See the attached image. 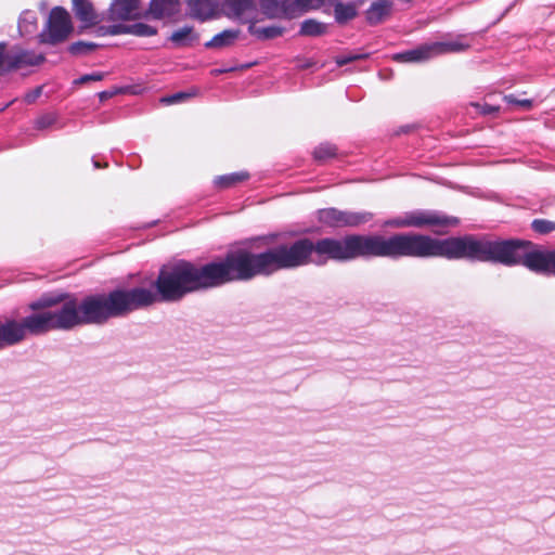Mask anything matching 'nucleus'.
Instances as JSON below:
<instances>
[{"label":"nucleus","instance_id":"obj_1","mask_svg":"<svg viewBox=\"0 0 555 555\" xmlns=\"http://www.w3.org/2000/svg\"><path fill=\"white\" fill-rule=\"evenodd\" d=\"M261 241L266 248L260 253L236 249L202 266L186 260L163 266L150 287H132L139 310L155 304L177 302L197 291L270 276L311 263H324L323 257L343 262L354 259L353 234L340 240L324 237L315 242L308 237L286 242L281 241L279 234H269Z\"/></svg>","mask_w":555,"mask_h":555},{"label":"nucleus","instance_id":"obj_2","mask_svg":"<svg viewBox=\"0 0 555 555\" xmlns=\"http://www.w3.org/2000/svg\"><path fill=\"white\" fill-rule=\"evenodd\" d=\"M354 259L364 258H446L500 263L505 267L522 264L534 272L555 274V250H527L530 242L491 238L487 235L465 234L436 238L418 233L353 234Z\"/></svg>","mask_w":555,"mask_h":555},{"label":"nucleus","instance_id":"obj_3","mask_svg":"<svg viewBox=\"0 0 555 555\" xmlns=\"http://www.w3.org/2000/svg\"><path fill=\"white\" fill-rule=\"evenodd\" d=\"M29 308L34 312L20 321L0 320V348L15 346L28 336L70 331L80 325H103L139 310L132 287L87 295L80 301L67 293L44 295L30 302Z\"/></svg>","mask_w":555,"mask_h":555},{"label":"nucleus","instance_id":"obj_4","mask_svg":"<svg viewBox=\"0 0 555 555\" xmlns=\"http://www.w3.org/2000/svg\"><path fill=\"white\" fill-rule=\"evenodd\" d=\"M460 220L456 217L448 216L439 210L415 209L402 216L385 222V225L392 228H452L456 227Z\"/></svg>","mask_w":555,"mask_h":555},{"label":"nucleus","instance_id":"obj_5","mask_svg":"<svg viewBox=\"0 0 555 555\" xmlns=\"http://www.w3.org/2000/svg\"><path fill=\"white\" fill-rule=\"evenodd\" d=\"M464 36L453 40L439 41L422 44L395 55V60L405 63H421L428 61L437 55L449 52H462L469 48V43L463 41Z\"/></svg>","mask_w":555,"mask_h":555},{"label":"nucleus","instance_id":"obj_6","mask_svg":"<svg viewBox=\"0 0 555 555\" xmlns=\"http://www.w3.org/2000/svg\"><path fill=\"white\" fill-rule=\"evenodd\" d=\"M7 42H0V75L39 66L46 61L42 53L15 46L7 50Z\"/></svg>","mask_w":555,"mask_h":555},{"label":"nucleus","instance_id":"obj_7","mask_svg":"<svg viewBox=\"0 0 555 555\" xmlns=\"http://www.w3.org/2000/svg\"><path fill=\"white\" fill-rule=\"evenodd\" d=\"M73 29L68 12L62 7L51 10L44 29L39 34V41L56 44L64 41Z\"/></svg>","mask_w":555,"mask_h":555},{"label":"nucleus","instance_id":"obj_8","mask_svg":"<svg viewBox=\"0 0 555 555\" xmlns=\"http://www.w3.org/2000/svg\"><path fill=\"white\" fill-rule=\"evenodd\" d=\"M318 220L330 228H356L372 220L367 211H347L337 208H323L317 212Z\"/></svg>","mask_w":555,"mask_h":555},{"label":"nucleus","instance_id":"obj_9","mask_svg":"<svg viewBox=\"0 0 555 555\" xmlns=\"http://www.w3.org/2000/svg\"><path fill=\"white\" fill-rule=\"evenodd\" d=\"M141 0H112L106 12V20L111 22H125L138 20Z\"/></svg>","mask_w":555,"mask_h":555},{"label":"nucleus","instance_id":"obj_10","mask_svg":"<svg viewBox=\"0 0 555 555\" xmlns=\"http://www.w3.org/2000/svg\"><path fill=\"white\" fill-rule=\"evenodd\" d=\"M188 7L192 17L206 21L218 13L220 0H188Z\"/></svg>","mask_w":555,"mask_h":555},{"label":"nucleus","instance_id":"obj_11","mask_svg":"<svg viewBox=\"0 0 555 555\" xmlns=\"http://www.w3.org/2000/svg\"><path fill=\"white\" fill-rule=\"evenodd\" d=\"M73 10L76 17L86 27L94 26L103 20V17L95 12L90 0H73Z\"/></svg>","mask_w":555,"mask_h":555},{"label":"nucleus","instance_id":"obj_12","mask_svg":"<svg viewBox=\"0 0 555 555\" xmlns=\"http://www.w3.org/2000/svg\"><path fill=\"white\" fill-rule=\"evenodd\" d=\"M261 12L270 18H292L289 0H259Z\"/></svg>","mask_w":555,"mask_h":555},{"label":"nucleus","instance_id":"obj_13","mask_svg":"<svg viewBox=\"0 0 555 555\" xmlns=\"http://www.w3.org/2000/svg\"><path fill=\"white\" fill-rule=\"evenodd\" d=\"M256 0H223L222 12L230 18H241L244 14L256 11Z\"/></svg>","mask_w":555,"mask_h":555},{"label":"nucleus","instance_id":"obj_14","mask_svg":"<svg viewBox=\"0 0 555 555\" xmlns=\"http://www.w3.org/2000/svg\"><path fill=\"white\" fill-rule=\"evenodd\" d=\"M179 0H151L149 5V14L154 20L170 17L179 12Z\"/></svg>","mask_w":555,"mask_h":555},{"label":"nucleus","instance_id":"obj_15","mask_svg":"<svg viewBox=\"0 0 555 555\" xmlns=\"http://www.w3.org/2000/svg\"><path fill=\"white\" fill-rule=\"evenodd\" d=\"M392 2L389 0H377L371 3L365 12L366 22L370 25H377L390 15Z\"/></svg>","mask_w":555,"mask_h":555},{"label":"nucleus","instance_id":"obj_16","mask_svg":"<svg viewBox=\"0 0 555 555\" xmlns=\"http://www.w3.org/2000/svg\"><path fill=\"white\" fill-rule=\"evenodd\" d=\"M177 48L192 47L199 39V36L193 31L192 26H183L175 30L170 38Z\"/></svg>","mask_w":555,"mask_h":555},{"label":"nucleus","instance_id":"obj_17","mask_svg":"<svg viewBox=\"0 0 555 555\" xmlns=\"http://www.w3.org/2000/svg\"><path fill=\"white\" fill-rule=\"evenodd\" d=\"M240 36L238 29H225L215 35L209 41L205 43L207 49H221L232 46Z\"/></svg>","mask_w":555,"mask_h":555},{"label":"nucleus","instance_id":"obj_18","mask_svg":"<svg viewBox=\"0 0 555 555\" xmlns=\"http://www.w3.org/2000/svg\"><path fill=\"white\" fill-rule=\"evenodd\" d=\"M248 31L259 40H268L282 36L284 28L276 25L258 27L255 24H250L248 26Z\"/></svg>","mask_w":555,"mask_h":555},{"label":"nucleus","instance_id":"obj_19","mask_svg":"<svg viewBox=\"0 0 555 555\" xmlns=\"http://www.w3.org/2000/svg\"><path fill=\"white\" fill-rule=\"evenodd\" d=\"M249 178V173L247 171H237L231 172L223 176H218L215 179V184L221 189H228L234 186L243 181H246Z\"/></svg>","mask_w":555,"mask_h":555},{"label":"nucleus","instance_id":"obj_20","mask_svg":"<svg viewBox=\"0 0 555 555\" xmlns=\"http://www.w3.org/2000/svg\"><path fill=\"white\" fill-rule=\"evenodd\" d=\"M334 15L338 24H345L357 16V9L353 3L337 2L334 5Z\"/></svg>","mask_w":555,"mask_h":555},{"label":"nucleus","instance_id":"obj_21","mask_svg":"<svg viewBox=\"0 0 555 555\" xmlns=\"http://www.w3.org/2000/svg\"><path fill=\"white\" fill-rule=\"evenodd\" d=\"M326 31V25L312 18L305 20L299 29L301 36L317 37Z\"/></svg>","mask_w":555,"mask_h":555},{"label":"nucleus","instance_id":"obj_22","mask_svg":"<svg viewBox=\"0 0 555 555\" xmlns=\"http://www.w3.org/2000/svg\"><path fill=\"white\" fill-rule=\"evenodd\" d=\"M37 17L35 13L25 11L21 14L18 20V29L21 34H30L36 29Z\"/></svg>","mask_w":555,"mask_h":555},{"label":"nucleus","instance_id":"obj_23","mask_svg":"<svg viewBox=\"0 0 555 555\" xmlns=\"http://www.w3.org/2000/svg\"><path fill=\"white\" fill-rule=\"evenodd\" d=\"M137 37H151L157 34V28L145 23H134L128 25V33Z\"/></svg>","mask_w":555,"mask_h":555},{"label":"nucleus","instance_id":"obj_24","mask_svg":"<svg viewBox=\"0 0 555 555\" xmlns=\"http://www.w3.org/2000/svg\"><path fill=\"white\" fill-rule=\"evenodd\" d=\"M337 149L330 143H321L313 151V157L318 162H325L336 156Z\"/></svg>","mask_w":555,"mask_h":555},{"label":"nucleus","instance_id":"obj_25","mask_svg":"<svg viewBox=\"0 0 555 555\" xmlns=\"http://www.w3.org/2000/svg\"><path fill=\"white\" fill-rule=\"evenodd\" d=\"M98 48L94 42L76 41L68 46L67 50L72 55H86L91 53Z\"/></svg>","mask_w":555,"mask_h":555},{"label":"nucleus","instance_id":"obj_26","mask_svg":"<svg viewBox=\"0 0 555 555\" xmlns=\"http://www.w3.org/2000/svg\"><path fill=\"white\" fill-rule=\"evenodd\" d=\"M289 5L292 9V18L310 9L319 7L318 4H313V0H289Z\"/></svg>","mask_w":555,"mask_h":555},{"label":"nucleus","instance_id":"obj_27","mask_svg":"<svg viewBox=\"0 0 555 555\" xmlns=\"http://www.w3.org/2000/svg\"><path fill=\"white\" fill-rule=\"evenodd\" d=\"M531 228L539 234H547L555 231V221L546 219H534L531 222Z\"/></svg>","mask_w":555,"mask_h":555},{"label":"nucleus","instance_id":"obj_28","mask_svg":"<svg viewBox=\"0 0 555 555\" xmlns=\"http://www.w3.org/2000/svg\"><path fill=\"white\" fill-rule=\"evenodd\" d=\"M57 120V115L55 113H47L41 115L35 120V128L38 130L47 129L53 126Z\"/></svg>","mask_w":555,"mask_h":555},{"label":"nucleus","instance_id":"obj_29","mask_svg":"<svg viewBox=\"0 0 555 555\" xmlns=\"http://www.w3.org/2000/svg\"><path fill=\"white\" fill-rule=\"evenodd\" d=\"M99 31L103 36H106V35L116 36V35L127 34L128 25L119 23V24H113V25H108V26H101L99 28Z\"/></svg>","mask_w":555,"mask_h":555},{"label":"nucleus","instance_id":"obj_30","mask_svg":"<svg viewBox=\"0 0 555 555\" xmlns=\"http://www.w3.org/2000/svg\"><path fill=\"white\" fill-rule=\"evenodd\" d=\"M367 57L366 53L348 52L336 56V64L345 66L351 62Z\"/></svg>","mask_w":555,"mask_h":555},{"label":"nucleus","instance_id":"obj_31","mask_svg":"<svg viewBox=\"0 0 555 555\" xmlns=\"http://www.w3.org/2000/svg\"><path fill=\"white\" fill-rule=\"evenodd\" d=\"M195 91L193 92H184V91H180V92H176L171 95H167V96H164L162 99V102L165 103V104H176V103H180V102H183L190 98H192L193 95H195Z\"/></svg>","mask_w":555,"mask_h":555},{"label":"nucleus","instance_id":"obj_32","mask_svg":"<svg viewBox=\"0 0 555 555\" xmlns=\"http://www.w3.org/2000/svg\"><path fill=\"white\" fill-rule=\"evenodd\" d=\"M105 74L101 72H94L91 74H85L74 81L75 85H82L90 81H100L104 78Z\"/></svg>","mask_w":555,"mask_h":555},{"label":"nucleus","instance_id":"obj_33","mask_svg":"<svg viewBox=\"0 0 555 555\" xmlns=\"http://www.w3.org/2000/svg\"><path fill=\"white\" fill-rule=\"evenodd\" d=\"M504 100L508 104L518 105V106H521L527 109L532 106V100H529V99L518 100L514 94L505 95Z\"/></svg>","mask_w":555,"mask_h":555},{"label":"nucleus","instance_id":"obj_34","mask_svg":"<svg viewBox=\"0 0 555 555\" xmlns=\"http://www.w3.org/2000/svg\"><path fill=\"white\" fill-rule=\"evenodd\" d=\"M42 93V87H37L34 90L29 91L25 95V102L30 104L34 103Z\"/></svg>","mask_w":555,"mask_h":555},{"label":"nucleus","instance_id":"obj_35","mask_svg":"<svg viewBox=\"0 0 555 555\" xmlns=\"http://www.w3.org/2000/svg\"><path fill=\"white\" fill-rule=\"evenodd\" d=\"M499 112V107L498 106H493V105H490V104H485L481 106V113L483 115H492L494 113Z\"/></svg>","mask_w":555,"mask_h":555},{"label":"nucleus","instance_id":"obj_36","mask_svg":"<svg viewBox=\"0 0 555 555\" xmlns=\"http://www.w3.org/2000/svg\"><path fill=\"white\" fill-rule=\"evenodd\" d=\"M114 94H115L114 91H102V92L99 93V98H100L101 101H104V100L113 96Z\"/></svg>","mask_w":555,"mask_h":555},{"label":"nucleus","instance_id":"obj_37","mask_svg":"<svg viewBox=\"0 0 555 555\" xmlns=\"http://www.w3.org/2000/svg\"><path fill=\"white\" fill-rule=\"evenodd\" d=\"M230 70H232V68H220V69H215L214 73L215 74H223V73H227Z\"/></svg>","mask_w":555,"mask_h":555},{"label":"nucleus","instance_id":"obj_38","mask_svg":"<svg viewBox=\"0 0 555 555\" xmlns=\"http://www.w3.org/2000/svg\"><path fill=\"white\" fill-rule=\"evenodd\" d=\"M93 165H94L95 168H100L101 167L100 164L96 160H94V159H93Z\"/></svg>","mask_w":555,"mask_h":555},{"label":"nucleus","instance_id":"obj_39","mask_svg":"<svg viewBox=\"0 0 555 555\" xmlns=\"http://www.w3.org/2000/svg\"><path fill=\"white\" fill-rule=\"evenodd\" d=\"M3 348H0V350H2Z\"/></svg>","mask_w":555,"mask_h":555}]
</instances>
